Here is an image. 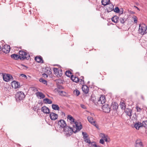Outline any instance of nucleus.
<instances>
[{"instance_id":"obj_1","label":"nucleus","mask_w":147,"mask_h":147,"mask_svg":"<svg viewBox=\"0 0 147 147\" xmlns=\"http://www.w3.org/2000/svg\"><path fill=\"white\" fill-rule=\"evenodd\" d=\"M77 130L76 129V131H74L71 128L67 126L63 129V131L65 135L68 137L71 135L73 132L76 133Z\"/></svg>"},{"instance_id":"obj_2","label":"nucleus","mask_w":147,"mask_h":147,"mask_svg":"<svg viewBox=\"0 0 147 147\" xmlns=\"http://www.w3.org/2000/svg\"><path fill=\"white\" fill-rule=\"evenodd\" d=\"M20 59L21 60L25 59H29L30 56L28 53H27L24 51H20L19 52Z\"/></svg>"},{"instance_id":"obj_3","label":"nucleus","mask_w":147,"mask_h":147,"mask_svg":"<svg viewBox=\"0 0 147 147\" xmlns=\"http://www.w3.org/2000/svg\"><path fill=\"white\" fill-rule=\"evenodd\" d=\"M144 127L145 128L147 127V121H143L142 123L138 121L134 125V127L137 130H138L139 129L142 127Z\"/></svg>"},{"instance_id":"obj_4","label":"nucleus","mask_w":147,"mask_h":147,"mask_svg":"<svg viewBox=\"0 0 147 147\" xmlns=\"http://www.w3.org/2000/svg\"><path fill=\"white\" fill-rule=\"evenodd\" d=\"M147 30L146 26L144 24H142L139 25V32L142 35H144L146 33Z\"/></svg>"},{"instance_id":"obj_5","label":"nucleus","mask_w":147,"mask_h":147,"mask_svg":"<svg viewBox=\"0 0 147 147\" xmlns=\"http://www.w3.org/2000/svg\"><path fill=\"white\" fill-rule=\"evenodd\" d=\"M71 123L73 124V126L74 129H76V130L80 131L82 128V126L80 123L75 122L74 119L73 118V120H70Z\"/></svg>"},{"instance_id":"obj_6","label":"nucleus","mask_w":147,"mask_h":147,"mask_svg":"<svg viewBox=\"0 0 147 147\" xmlns=\"http://www.w3.org/2000/svg\"><path fill=\"white\" fill-rule=\"evenodd\" d=\"M16 96L17 99H18L19 100L22 99L25 97L24 94L22 92H18L16 94Z\"/></svg>"},{"instance_id":"obj_7","label":"nucleus","mask_w":147,"mask_h":147,"mask_svg":"<svg viewBox=\"0 0 147 147\" xmlns=\"http://www.w3.org/2000/svg\"><path fill=\"white\" fill-rule=\"evenodd\" d=\"M3 80L7 82L12 81L13 80V77L11 75L9 74H6L3 75Z\"/></svg>"},{"instance_id":"obj_8","label":"nucleus","mask_w":147,"mask_h":147,"mask_svg":"<svg viewBox=\"0 0 147 147\" xmlns=\"http://www.w3.org/2000/svg\"><path fill=\"white\" fill-rule=\"evenodd\" d=\"M102 109L103 112L109 113L110 111V106L107 104H105L102 106Z\"/></svg>"},{"instance_id":"obj_9","label":"nucleus","mask_w":147,"mask_h":147,"mask_svg":"<svg viewBox=\"0 0 147 147\" xmlns=\"http://www.w3.org/2000/svg\"><path fill=\"white\" fill-rule=\"evenodd\" d=\"M106 101L105 96L104 95H102L98 100L97 103L98 104H104Z\"/></svg>"},{"instance_id":"obj_10","label":"nucleus","mask_w":147,"mask_h":147,"mask_svg":"<svg viewBox=\"0 0 147 147\" xmlns=\"http://www.w3.org/2000/svg\"><path fill=\"white\" fill-rule=\"evenodd\" d=\"M99 136L101 138V139H103V140H105L107 142H109L110 141V138L107 135L101 133L100 134Z\"/></svg>"},{"instance_id":"obj_11","label":"nucleus","mask_w":147,"mask_h":147,"mask_svg":"<svg viewBox=\"0 0 147 147\" xmlns=\"http://www.w3.org/2000/svg\"><path fill=\"white\" fill-rule=\"evenodd\" d=\"M10 46L8 45H4L2 48V50L3 52L7 53L10 51Z\"/></svg>"},{"instance_id":"obj_12","label":"nucleus","mask_w":147,"mask_h":147,"mask_svg":"<svg viewBox=\"0 0 147 147\" xmlns=\"http://www.w3.org/2000/svg\"><path fill=\"white\" fill-rule=\"evenodd\" d=\"M58 124L61 128L64 129L66 126V124L65 121L63 120H61L58 122Z\"/></svg>"},{"instance_id":"obj_13","label":"nucleus","mask_w":147,"mask_h":147,"mask_svg":"<svg viewBox=\"0 0 147 147\" xmlns=\"http://www.w3.org/2000/svg\"><path fill=\"white\" fill-rule=\"evenodd\" d=\"M87 119L89 122L90 123L96 127H97V125L96 124V121L92 117L90 116H88L87 117Z\"/></svg>"},{"instance_id":"obj_14","label":"nucleus","mask_w":147,"mask_h":147,"mask_svg":"<svg viewBox=\"0 0 147 147\" xmlns=\"http://www.w3.org/2000/svg\"><path fill=\"white\" fill-rule=\"evenodd\" d=\"M107 5V11L108 12H110L113 10V5L112 3H110Z\"/></svg>"},{"instance_id":"obj_15","label":"nucleus","mask_w":147,"mask_h":147,"mask_svg":"<svg viewBox=\"0 0 147 147\" xmlns=\"http://www.w3.org/2000/svg\"><path fill=\"white\" fill-rule=\"evenodd\" d=\"M53 71L55 74L57 76H60L62 75L61 70H60L57 68H54Z\"/></svg>"},{"instance_id":"obj_16","label":"nucleus","mask_w":147,"mask_h":147,"mask_svg":"<svg viewBox=\"0 0 147 147\" xmlns=\"http://www.w3.org/2000/svg\"><path fill=\"white\" fill-rule=\"evenodd\" d=\"M50 117L51 119L52 120H55L57 119L58 115L57 114L53 113H51L50 115Z\"/></svg>"},{"instance_id":"obj_17","label":"nucleus","mask_w":147,"mask_h":147,"mask_svg":"<svg viewBox=\"0 0 147 147\" xmlns=\"http://www.w3.org/2000/svg\"><path fill=\"white\" fill-rule=\"evenodd\" d=\"M42 111L46 114H49L50 113L49 109L46 106H43L41 108Z\"/></svg>"},{"instance_id":"obj_18","label":"nucleus","mask_w":147,"mask_h":147,"mask_svg":"<svg viewBox=\"0 0 147 147\" xmlns=\"http://www.w3.org/2000/svg\"><path fill=\"white\" fill-rule=\"evenodd\" d=\"M82 89L83 91L86 94L88 93L89 89L88 87L86 85H83L82 87Z\"/></svg>"},{"instance_id":"obj_19","label":"nucleus","mask_w":147,"mask_h":147,"mask_svg":"<svg viewBox=\"0 0 147 147\" xmlns=\"http://www.w3.org/2000/svg\"><path fill=\"white\" fill-rule=\"evenodd\" d=\"M142 144L140 140H137L136 141V147H142Z\"/></svg>"},{"instance_id":"obj_20","label":"nucleus","mask_w":147,"mask_h":147,"mask_svg":"<svg viewBox=\"0 0 147 147\" xmlns=\"http://www.w3.org/2000/svg\"><path fill=\"white\" fill-rule=\"evenodd\" d=\"M36 96L39 97L40 98H44L45 97V95L41 92H37L36 93Z\"/></svg>"},{"instance_id":"obj_21","label":"nucleus","mask_w":147,"mask_h":147,"mask_svg":"<svg viewBox=\"0 0 147 147\" xmlns=\"http://www.w3.org/2000/svg\"><path fill=\"white\" fill-rule=\"evenodd\" d=\"M12 85L14 86V88H18L20 86L19 83L18 82L16 81H13L12 82Z\"/></svg>"},{"instance_id":"obj_22","label":"nucleus","mask_w":147,"mask_h":147,"mask_svg":"<svg viewBox=\"0 0 147 147\" xmlns=\"http://www.w3.org/2000/svg\"><path fill=\"white\" fill-rule=\"evenodd\" d=\"M35 60L38 63H42V58L41 57H36L35 58Z\"/></svg>"},{"instance_id":"obj_23","label":"nucleus","mask_w":147,"mask_h":147,"mask_svg":"<svg viewBox=\"0 0 147 147\" xmlns=\"http://www.w3.org/2000/svg\"><path fill=\"white\" fill-rule=\"evenodd\" d=\"M110 0H102L101 2L102 5L105 6L110 3Z\"/></svg>"},{"instance_id":"obj_24","label":"nucleus","mask_w":147,"mask_h":147,"mask_svg":"<svg viewBox=\"0 0 147 147\" xmlns=\"http://www.w3.org/2000/svg\"><path fill=\"white\" fill-rule=\"evenodd\" d=\"M71 79L72 80L76 82H77L79 81V79L77 77L74 76H71Z\"/></svg>"},{"instance_id":"obj_25","label":"nucleus","mask_w":147,"mask_h":147,"mask_svg":"<svg viewBox=\"0 0 147 147\" xmlns=\"http://www.w3.org/2000/svg\"><path fill=\"white\" fill-rule=\"evenodd\" d=\"M43 102L45 104H51L52 103V101L50 99L46 98L43 100Z\"/></svg>"},{"instance_id":"obj_26","label":"nucleus","mask_w":147,"mask_h":147,"mask_svg":"<svg viewBox=\"0 0 147 147\" xmlns=\"http://www.w3.org/2000/svg\"><path fill=\"white\" fill-rule=\"evenodd\" d=\"M11 58L17 60L20 59V56L19 55L13 54L11 55Z\"/></svg>"},{"instance_id":"obj_27","label":"nucleus","mask_w":147,"mask_h":147,"mask_svg":"<svg viewBox=\"0 0 147 147\" xmlns=\"http://www.w3.org/2000/svg\"><path fill=\"white\" fill-rule=\"evenodd\" d=\"M118 18L117 16H115L111 18V20L114 23H117L118 22Z\"/></svg>"},{"instance_id":"obj_28","label":"nucleus","mask_w":147,"mask_h":147,"mask_svg":"<svg viewBox=\"0 0 147 147\" xmlns=\"http://www.w3.org/2000/svg\"><path fill=\"white\" fill-rule=\"evenodd\" d=\"M52 108L54 110H58L59 109V107L57 105L53 104L52 105Z\"/></svg>"},{"instance_id":"obj_29","label":"nucleus","mask_w":147,"mask_h":147,"mask_svg":"<svg viewBox=\"0 0 147 147\" xmlns=\"http://www.w3.org/2000/svg\"><path fill=\"white\" fill-rule=\"evenodd\" d=\"M74 93L75 95L77 96L79 95L80 94L79 91L77 89L74 90Z\"/></svg>"},{"instance_id":"obj_30","label":"nucleus","mask_w":147,"mask_h":147,"mask_svg":"<svg viewBox=\"0 0 147 147\" xmlns=\"http://www.w3.org/2000/svg\"><path fill=\"white\" fill-rule=\"evenodd\" d=\"M66 75L68 77L71 78V76H73L71 74V72L69 71H67L65 72Z\"/></svg>"},{"instance_id":"obj_31","label":"nucleus","mask_w":147,"mask_h":147,"mask_svg":"<svg viewBox=\"0 0 147 147\" xmlns=\"http://www.w3.org/2000/svg\"><path fill=\"white\" fill-rule=\"evenodd\" d=\"M121 107L122 109H124L125 108V103L123 102H121L120 104Z\"/></svg>"},{"instance_id":"obj_32","label":"nucleus","mask_w":147,"mask_h":147,"mask_svg":"<svg viewBox=\"0 0 147 147\" xmlns=\"http://www.w3.org/2000/svg\"><path fill=\"white\" fill-rule=\"evenodd\" d=\"M39 81L40 82H42L44 84H47V81L46 80H44L42 78H40V79L39 80Z\"/></svg>"},{"instance_id":"obj_33","label":"nucleus","mask_w":147,"mask_h":147,"mask_svg":"<svg viewBox=\"0 0 147 147\" xmlns=\"http://www.w3.org/2000/svg\"><path fill=\"white\" fill-rule=\"evenodd\" d=\"M84 141L86 142H87L88 143H91L89 139V138L87 137H85L84 138Z\"/></svg>"},{"instance_id":"obj_34","label":"nucleus","mask_w":147,"mask_h":147,"mask_svg":"<svg viewBox=\"0 0 147 147\" xmlns=\"http://www.w3.org/2000/svg\"><path fill=\"white\" fill-rule=\"evenodd\" d=\"M119 20H120V22L121 23H124L126 20L125 18H120Z\"/></svg>"},{"instance_id":"obj_35","label":"nucleus","mask_w":147,"mask_h":147,"mask_svg":"<svg viewBox=\"0 0 147 147\" xmlns=\"http://www.w3.org/2000/svg\"><path fill=\"white\" fill-rule=\"evenodd\" d=\"M90 143L91 147H96L97 145L95 142H93Z\"/></svg>"},{"instance_id":"obj_36","label":"nucleus","mask_w":147,"mask_h":147,"mask_svg":"<svg viewBox=\"0 0 147 147\" xmlns=\"http://www.w3.org/2000/svg\"><path fill=\"white\" fill-rule=\"evenodd\" d=\"M133 19L134 21L136 23H137V17L135 16H134L133 17Z\"/></svg>"},{"instance_id":"obj_37","label":"nucleus","mask_w":147,"mask_h":147,"mask_svg":"<svg viewBox=\"0 0 147 147\" xmlns=\"http://www.w3.org/2000/svg\"><path fill=\"white\" fill-rule=\"evenodd\" d=\"M114 11L116 13H119V9L118 7H116L113 9Z\"/></svg>"},{"instance_id":"obj_38","label":"nucleus","mask_w":147,"mask_h":147,"mask_svg":"<svg viewBox=\"0 0 147 147\" xmlns=\"http://www.w3.org/2000/svg\"><path fill=\"white\" fill-rule=\"evenodd\" d=\"M82 134L84 138L85 137H87V134L86 132H82Z\"/></svg>"},{"instance_id":"obj_39","label":"nucleus","mask_w":147,"mask_h":147,"mask_svg":"<svg viewBox=\"0 0 147 147\" xmlns=\"http://www.w3.org/2000/svg\"><path fill=\"white\" fill-rule=\"evenodd\" d=\"M136 108L137 109V111L138 112H140L142 110V109L138 106H136Z\"/></svg>"},{"instance_id":"obj_40","label":"nucleus","mask_w":147,"mask_h":147,"mask_svg":"<svg viewBox=\"0 0 147 147\" xmlns=\"http://www.w3.org/2000/svg\"><path fill=\"white\" fill-rule=\"evenodd\" d=\"M31 90L34 91V92H37L38 91V90L37 88H34V87H32L31 88Z\"/></svg>"},{"instance_id":"obj_41","label":"nucleus","mask_w":147,"mask_h":147,"mask_svg":"<svg viewBox=\"0 0 147 147\" xmlns=\"http://www.w3.org/2000/svg\"><path fill=\"white\" fill-rule=\"evenodd\" d=\"M73 117L70 115H68L67 116V119L69 120H73Z\"/></svg>"},{"instance_id":"obj_42","label":"nucleus","mask_w":147,"mask_h":147,"mask_svg":"<svg viewBox=\"0 0 147 147\" xmlns=\"http://www.w3.org/2000/svg\"><path fill=\"white\" fill-rule=\"evenodd\" d=\"M104 140H103V139H100V140L99 142L100 143L102 144H104L105 143L104 142Z\"/></svg>"},{"instance_id":"obj_43","label":"nucleus","mask_w":147,"mask_h":147,"mask_svg":"<svg viewBox=\"0 0 147 147\" xmlns=\"http://www.w3.org/2000/svg\"><path fill=\"white\" fill-rule=\"evenodd\" d=\"M81 107L84 109H86V107L83 104H81Z\"/></svg>"},{"instance_id":"obj_44","label":"nucleus","mask_w":147,"mask_h":147,"mask_svg":"<svg viewBox=\"0 0 147 147\" xmlns=\"http://www.w3.org/2000/svg\"><path fill=\"white\" fill-rule=\"evenodd\" d=\"M20 76H21L22 77L25 78L26 79L27 78V77L24 74H21V75H20Z\"/></svg>"},{"instance_id":"obj_45","label":"nucleus","mask_w":147,"mask_h":147,"mask_svg":"<svg viewBox=\"0 0 147 147\" xmlns=\"http://www.w3.org/2000/svg\"><path fill=\"white\" fill-rule=\"evenodd\" d=\"M81 78L80 79V82H81V83H82V82H84V78L83 77H81Z\"/></svg>"},{"instance_id":"obj_46","label":"nucleus","mask_w":147,"mask_h":147,"mask_svg":"<svg viewBox=\"0 0 147 147\" xmlns=\"http://www.w3.org/2000/svg\"><path fill=\"white\" fill-rule=\"evenodd\" d=\"M43 77H44L45 78H47L48 77L47 75L45 74H42Z\"/></svg>"},{"instance_id":"obj_47","label":"nucleus","mask_w":147,"mask_h":147,"mask_svg":"<svg viewBox=\"0 0 147 147\" xmlns=\"http://www.w3.org/2000/svg\"><path fill=\"white\" fill-rule=\"evenodd\" d=\"M61 115L63 116V117H64L65 116V113L63 112H61Z\"/></svg>"},{"instance_id":"obj_48","label":"nucleus","mask_w":147,"mask_h":147,"mask_svg":"<svg viewBox=\"0 0 147 147\" xmlns=\"http://www.w3.org/2000/svg\"><path fill=\"white\" fill-rule=\"evenodd\" d=\"M21 66L22 67H23V69H24V67H26V68H27V67H26V66H24V65H21Z\"/></svg>"},{"instance_id":"obj_49","label":"nucleus","mask_w":147,"mask_h":147,"mask_svg":"<svg viewBox=\"0 0 147 147\" xmlns=\"http://www.w3.org/2000/svg\"><path fill=\"white\" fill-rule=\"evenodd\" d=\"M115 105H116V107H115V109H116L118 108V105L117 104V103H115Z\"/></svg>"},{"instance_id":"obj_50","label":"nucleus","mask_w":147,"mask_h":147,"mask_svg":"<svg viewBox=\"0 0 147 147\" xmlns=\"http://www.w3.org/2000/svg\"><path fill=\"white\" fill-rule=\"evenodd\" d=\"M134 7H135L138 10H140L137 7H136V6H134Z\"/></svg>"},{"instance_id":"obj_51","label":"nucleus","mask_w":147,"mask_h":147,"mask_svg":"<svg viewBox=\"0 0 147 147\" xmlns=\"http://www.w3.org/2000/svg\"><path fill=\"white\" fill-rule=\"evenodd\" d=\"M128 115L129 116H131V113L130 112V113Z\"/></svg>"},{"instance_id":"obj_52","label":"nucleus","mask_w":147,"mask_h":147,"mask_svg":"<svg viewBox=\"0 0 147 147\" xmlns=\"http://www.w3.org/2000/svg\"><path fill=\"white\" fill-rule=\"evenodd\" d=\"M94 98H92V101H93L94 103H95V101H94Z\"/></svg>"},{"instance_id":"obj_53","label":"nucleus","mask_w":147,"mask_h":147,"mask_svg":"<svg viewBox=\"0 0 147 147\" xmlns=\"http://www.w3.org/2000/svg\"><path fill=\"white\" fill-rule=\"evenodd\" d=\"M1 45H0V51H1Z\"/></svg>"},{"instance_id":"obj_54","label":"nucleus","mask_w":147,"mask_h":147,"mask_svg":"<svg viewBox=\"0 0 147 147\" xmlns=\"http://www.w3.org/2000/svg\"><path fill=\"white\" fill-rule=\"evenodd\" d=\"M61 80H57V82H59Z\"/></svg>"},{"instance_id":"obj_55","label":"nucleus","mask_w":147,"mask_h":147,"mask_svg":"<svg viewBox=\"0 0 147 147\" xmlns=\"http://www.w3.org/2000/svg\"><path fill=\"white\" fill-rule=\"evenodd\" d=\"M91 115H93L94 114L93 113H92V114H91Z\"/></svg>"},{"instance_id":"obj_56","label":"nucleus","mask_w":147,"mask_h":147,"mask_svg":"<svg viewBox=\"0 0 147 147\" xmlns=\"http://www.w3.org/2000/svg\"><path fill=\"white\" fill-rule=\"evenodd\" d=\"M1 74H2V73H0V75Z\"/></svg>"}]
</instances>
